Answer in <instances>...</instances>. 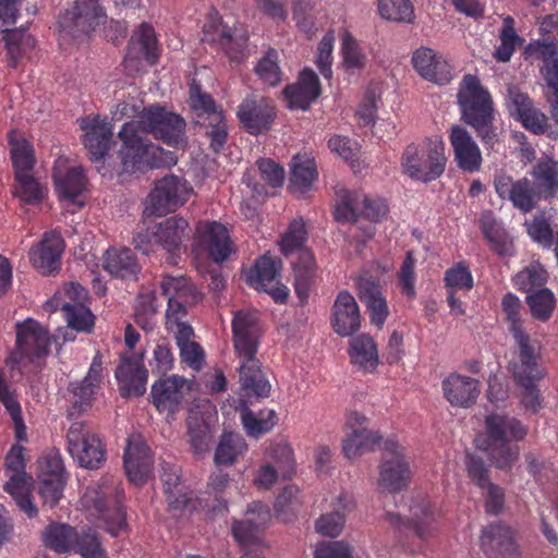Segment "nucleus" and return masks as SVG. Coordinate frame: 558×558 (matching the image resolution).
<instances>
[{
	"label": "nucleus",
	"mask_w": 558,
	"mask_h": 558,
	"mask_svg": "<svg viewBox=\"0 0 558 558\" xmlns=\"http://www.w3.org/2000/svg\"><path fill=\"white\" fill-rule=\"evenodd\" d=\"M457 98L462 121L474 130L486 150H496L501 132L496 124L498 113L490 93L477 76L465 74Z\"/></svg>",
	"instance_id": "1"
},
{
	"label": "nucleus",
	"mask_w": 558,
	"mask_h": 558,
	"mask_svg": "<svg viewBox=\"0 0 558 558\" xmlns=\"http://www.w3.org/2000/svg\"><path fill=\"white\" fill-rule=\"evenodd\" d=\"M121 102L117 106V112L121 117L138 118L134 121L141 124L144 134H153L168 144L179 145L184 140L185 121L173 112H168L161 107H143V101L137 98V88L132 83L124 84L114 92Z\"/></svg>",
	"instance_id": "2"
},
{
	"label": "nucleus",
	"mask_w": 558,
	"mask_h": 558,
	"mask_svg": "<svg viewBox=\"0 0 558 558\" xmlns=\"http://www.w3.org/2000/svg\"><path fill=\"white\" fill-rule=\"evenodd\" d=\"M527 432V426L519 418L504 413H490L485 416L478 448L497 469H510L520 453L518 442L526 437Z\"/></svg>",
	"instance_id": "3"
},
{
	"label": "nucleus",
	"mask_w": 558,
	"mask_h": 558,
	"mask_svg": "<svg viewBox=\"0 0 558 558\" xmlns=\"http://www.w3.org/2000/svg\"><path fill=\"white\" fill-rule=\"evenodd\" d=\"M447 158L442 142L425 138L422 143L409 144L400 159L402 172L409 178L429 183L442 175Z\"/></svg>",
	"instance_id": "4"
},
{
	"label": "nucleus",
	"mask_w": 558,
	"mask_h": 558,
	"mask_svg": "<svg viewBox=\"0 0 558 558\" xmlns=\"http://www.w3.org/2000/svg\"><path fill=\"white\" fill-rule=\"evenodd\" d=\"M118 136L122 141L119 156L123 172L134 173L160 167L161 149L148 141L141 124L134 120L125 122Z\"/></svg>",
	"instance_id": "5"
},
{
	"label": "nucleus",
	"mask_w": 558,
	"mask_h": 558,
	"mask_svg": "<svg viewBox=\"0 0 558 558\" xmlns=\"http://www.w3.org/2000/svg\"><path fill=\"white\" fill-rule=\"evenodd\" d=\"M263 333L264 328L257 322L256 312L246 308V405L271 395L270 371L255 357Z\"/></svg>",
	"instance_id": "6"
},
{
	"label": "nucleus",
	"mask_w": 558,
	"mask_h": 558,
	"mask_svg": "<svg viewBox=\"0 0 558 558\" xmlns=\"http://www.w3.org/2000/svg\"><path fill=\"white\" fill-rule=\"evenodd\" d=\"M104 16V10L97 0H76L58 17L60 37L69 43L83 41L100 24Z\"/></svg>",
	"instance_id": "7"
},
{
	"label": "nucleus",
	"mask_w": 558,
	"mask_h": 558,
	"mask_svg": "<svg viewBox=\"0 0 558 558\" xmlns=\"http://www.w3.org/2000/svg\"><path fill=\"white\" fill-rule=\"evenodd\" d=\"M411 518L404 520L399 513L388 512L387 519L400 533L412 534L418 539L415 546L405 545L412 553L421 551L423 543L436 536L438 511L426 498H420L410 507Z\"/></svg>",
	"instance_id": "8"
},
{
	"label": "nucleus",
	"mask_w": 558,
	"mask_h": 558,
	"mask_svg": "<svg viewBox=\"0 0 558 558\" xmlns=\"http://www.w3.org/2000/svg\"><path fill=\"white\" fill-rule=\"evenodd\" d=\"M388 214V205L380 197H372L362 191L339 189L336 192L335 219L338 222H355L359 217L378 222Z\"/></svg>",
	"instance_id": "9"
},
{
	"label": "nucleus",
	"mask_w": 558,
	"mask_h": 558,
	"mask_svg": "<svg viewBox=\"0 0 558 558\" xmlns=\"http://www.w3.org/2000/svg\"><path fill=\"white\" fill-rule=\"evenodd\" d=\"M192 192V186L184 178L175 174L165 175L155 181L146 198L144 214L160 217L175 211L187 202Z\"/></svg>",
	"instance_id": "10"
},
{
	"label": "nucleus",
	"mask_w": 558,
	"mask_h": 558,
	"mask_svg": "<svg viewBox=\"0 0 558 558\" xmlns=\"http://www.w3.org/2000/svg\"><path fill=\"white\" fill-rule=\"evenodd\" d=\"M411 478L412 472L405 448L395 439H387L379 465L378 486L388 493H400L408 488Z\"/></svg>",
	"instance_id": "11"
},
{
	"label": "nucleus",
	"mask_w": 558,
	"mask_h": 558,
	"mask_svg": "<svg viewBox=\"0 0 558 558\" xmlns=\"http://www.w3.org/2000/svg\"><path fill=\"white\" fill-rule=\"evenodd\" d=\"M114 487L104 484L88 487L82 498L85 508L94 510L102 526L110 535L117 537L126 529V513L118 499H113Z\"/></svg>",
	"instance_id": "12"
},
{
	"label": "nucleus",
	"mask_w": 558,
	"mask_h": 558,
	"mask_svg": "<svg viewBox=\"0 0 558 558\" xmlns=\"http://www.w3.org/2000/svg\"><path fill=\"white\" fill-rule=\"evenodd\" d=\"M19 0H0V28L10 66H16L19 60L35 47L34 37L24 27L9 28L16 22Z\"/></svg>",
	"instance_id": "13"
},
{
	"label": "nucleus",
	"mask_w": 558,
	"mask_h": 558,
	"mask_svg": "<svg viewBox=\"0 0 558 558\" xmlns=\"http://www.w3.org/2000/svg\"><path fill=\"white\" fill-rule=\"evenodd\" d=\"M50 345L49 332L32 318L16 324V349L7 359V364H19L23 359L33 361L48 354Z\"/></svg>",
	"instance_id": "14"
},
{
	"label": "nucleus",
	"mask_w": 558,
	"mask_h": 558,
	"mask_svg": "<svg viewBox=\"0 0 558 558\" xmlns=\"http://www.w3.org/2000/svg\"><path fill=\"white\" fill-rule=\"evenodd\" d=\"M24 448L13 447L5 457V466L13 473L4 485V490L15 500L19 508L28 517L37 514V508L31 499L32 477L24 471Z\"/></svg>",
	"instance_id": "15"
},
{
	"label": "nucleus",
	"mask_w": 558,
	"mask_h": 558,
	"mask_svg": "<svg viewBox=\"0 0 558 558\" xmlns=\"http://www.w3.org/2000/svg\"><path fill=\"white\" fill-rule=\"evenodd\" d=\"M69 452L82 468L98 469L105 460V449L99 437L85 427L83 422H75L68 430Z\"/></svg>",
	"instance_id": "16"
},
{
	"label": "nucleus",
	"mask_w": 558,
	"mask_h": 558,
	"mask_svg": "<svg viewBox=\"0 0 558 558\" xmlns=\"http://www.w3.org/2000/svg\"><path fill=\"white\" fill-rule=\"evenodd\" d=\"M411 64L422 78L439 86L448 85L454 77L452 65L440 52L429 47L415 49Z\"/></svg>",
	"instance_id": "17"
},
{
	"label": "nucleus",
	"mask_w": 558,
	"mask_h": 558,
	"mask_svg": "<svg viewBox=\"0 0 558 558\" xmlns=\"http://www.w3.org/2000/svg\"><path fill=\"white\" fill-rule=\"evenodd\" d=\"M518 347L517 360L512 363V375L517 385L530 381H541L545 377V369L541 364L539 347L530 336L514 338Z\"/></svg>",
	"instance_id": "18"
},
{
	"label": "nucleus",
	"mask_w": 558,
	"mask_h": 558,
	"mask_svg": "<svg viewBox=\"0 0 558 558\" xmlns=\"http://www.w3.org/2000/svg\"><path fill=\"white\" fill-rule=\"evenodd\" d=\"M192 390V383L180 376L161 378L151 387V400L159 412L173 416Z\"/></svg>",
	"instance_id": "19"
},
{
	"label": "nucleus",
	"mask_w": 558,
	"mask_h": 558,
	"mask_svg": "<svg viewBox=\"0 0 558 558\" xmlns=\"http://www.w3.org/2000/svg\"><path fill=\"white\" fill-rule=\"evenodd\" d=\"M157 38L154 28L143 23L129 40L128 51L123 60L124 71L133 75L141 70V60L145 59L150 64L157 60Z\"/></svg>",
	"instance_id": "20"
},
{
	"label": "nucleus",
	"mask_w": 558,
	"mask_h": 558,
	"mask_svg": "<svg viewBox=\"0 0 558 558\" xmlns=\"http://www.w3.org/2000/svg\"><path fill=\"white\" fill-rule=\"evenodd\" d=\"M525 53L537 60L538 71L546 86L558 95V39L548 37L531 41Z\"/></svg>",
	"instance_id": "21"
},
{
	"label": "nucleus",
	"mask_w": 558,
	"mask_h": 558,
	"mask_svg": "<svg viewBox=\"0 0 558 558\" xmlns=\"http://www.w3.org/2000/svg\"><path fill=\"white\" fill-rule=\"evenodd\" d=\"M365 423L366 417L357 412H352L348 416L347 425L352 432L343 440L342 451L350 460L375 450L380 444L381 435L364 427Z\"/></svg>",
	"instance_id": "22"
},
{
	"label": "nucleus",
	"mask_w": 558,
	"mask_h": 558,
	"mask_svg": "<svg viewBox=\"0 0 558 558\" xmlns=\"http://www.w3.org/2000/svg\"><path fill=\"white\" fill-rule=\"evenodd\" d=\"M449 142L454 161L462 171L474 173L481 169L483 162L481 149L466 129L461 125L451 126Z\"/></svg>",
	"instance_id": "23"
},
{
	"label": "nucleus",
	"mask_w": 558,
	"mask_h": 558,
	"mask_svg": "<svg viewBox=\"0 0 558 558\" xmlns=\"http://www.w3.org/2000/svg\"><path fill=\"white\" fill-rule=\"evenodd\" d=\"M242 35L236 29L221 25L217 14L210 15L203 27V43L218 44L232 63L240 64L242 54Z\"/></svg>",
	"instance_id": "24"
},
{
	"label": "nucleus",
	"mask_w": 558,
	"mask_h": 558,
	"mask_svg": "<svg viewBox=\"0 0 558 558\" xmlns=\"http://www.w3.org/2000/svg\"><path fill=\"white\" fill-rule=\"evenodd\" d=\"M481 547L488 558H511L518 550L513 531L501 522L483 529Z\"/></svg>",
	"instance_id": "25"
},
{
	"label": "nucleus",
	"mask_w": 558,
	"mask_h": 558,
	"mask_svg": "<svg viewBox=\"0 0 558 558\" xmlns=\"http://www.w3.org/2000/svg\"><path fill=\"white\" fill-rule=\"evenodd\" d=\"M330 324L336 333L350 337L361 328L360 307L354 296L348 291H341L332 305Z\"/></svg>",
	"instance_id": "26"
},
{
	"label": "nucleus",
	"mask_w": 558,
	"mask_h": 558,
	"mask_svg": "<svg viewBox=\"0 0 558 558\" xmlns=\"http://www.w3.org/2000/svg\"><path fill=\"white\" fill-rule=\"evenodd\" d=\"M196 231L199 245L215 263H222L232 253V242L228 230L220 222H199Z\"/></svg>",
	"instance_id": "27"
},
{
	"label": "nucleus",
	"mask_w": 558,
	"mask_h": 558,
	"mask_svg": "<svg viewBox=\"0 0 558 558\" xmlns=\"http://www.w3.org/2000/svg\"><path fill=\"white\" fill-rule=\"evenodd\" d=\"M80 126L85 132L84 145L88 149L92 160H101L110 148L113 135L111 126L99 116H87L80 119Z\"/></svg>",
	"instance_id": "28"
},
{
	"label": "nucleus",
	"mask_w": 558,
	"mask_h": 558,
	"mask_svg": "<svg viewBox=\"0 0 558 558\" xmlns=\"http://www.w3.org/2000/svg\"><path fill=\"white\" fill-rule=\"evenodd\" d=\"M322 93L320 82L312 69H304L294 84L287 85L283 89L284 98L291 109L307 110Z\"/></svg>",
	"instance_id": "29"
},
{
	"label": "nucleus",
	"mask_w": 558,
	"mask_h": 558,
	"mask_svg": "<svg viewBox=\"0 0 558 558\" xmlns=\"http://www.w3.org/2000/svg\"><path fill=\"white\" fill-rule=\"evenodd\" d=\"M153 459L149 448L140 437L129 438L124 453V469L130 480L135 485H143L151 473Z\"/></svg>",
	"instance_id": "30"
},
{
	"label": "nucleus",
	"mask_w": 558,
	"mask_h": 558,
	"mask_svg": "<svg viewBox=\"0 0 558 558\" xmlns=\"http://www.w3.org/2000/svg\"><path fill=\"white\" fill-rule=\"evenodd\" d=\"M445 399L457 408L472 407L481 392L480 381L475 378L457 373L450 374L441 383Z\"/></svg>",
	"instance_id": "31"
},
{
	"label": "nucleus",
	"mask_w": 558,
	"mask_h": 558,
	"mask_svg": "<svg viewBox=\"0 0 558 558\" xmlns=\"http://www.w3.org/2000/svg\"><path fill=\"white\" fill-rule=\"evenodd\" d=\"M270 519L271 513L267 505L254 501L246 507V558H264L259 549L263 530Z\"/></svg>",
	"instance_id": "32"
},
{
	"label": "nucleus",
	"mask_w": 558,
	"mask_h": 558,
	"mask_svg": "<svg viewBox=\"0 0 558 558\" xmlns=\"http://www.w3.org/2000/svg\"><path fill=\"white\" fill-rule=\"evenodd\" d=\"M144 352L137 359L122 357L121 364L116 369V377L120 383L121 396L141 397L146 391L147 371L142 366Z\"/></svg>",
	"instance_id": "33"
},
{
	"label": "nucleus",
	"mask_w": 558,
	"mask_h": 558,
	"mask_svg": "<svg viewBox=\"0 0 558 558\" xmlns=\"http://www.w3.org/2000/svg\"><path fill=\"white\" fill-rule=\"evenodd\" d=\"M52 178L59 198L80 207L84 205V202L78 201L86 187V178L81 168L58 163L53 168Z\"/></svg>",
	"instance_id": "34"
},
{
	"label": "nucleus",
	"mask_w": 558,
	"mask_h": 558,
	"mask_svg": "<svg viewBox=\"0 0 558 558\" xmlns=\"http://www.w3.org/2000/svg\"><path fill=\"white\" fill-rule=\"evenodd\" d=\"M357 294L366 306L371 323L383 328L389 316V307L380 284L371 278H361L357 281Z\"/></svg>",
	"instance_id": "35"
},
{
	"label": "nucleus",
	"mask_w": 558,
	"mask_h": 558,
	"mask_svg": "<svg viewBox=\"0 0 558 558\" xmlns=\"http://www.w3.org/2000/svg\"><path fill=\"white\" fill-rule=\"evenodd\" d=\"M189 223L182 217H170L160 222L156 230L151 232L154 244L160 245L168 252V262L172 265L177 264L175 252L180 250L182 238Z\"/></svg>",
	"instance_id": "36"
},
{
	"label": "nucleus",
	"mask_w": 558,
	"mask_h": 558,
	"mask_svg": "<svg viewBox=\"0 0 558 558\" xmlns=\"http://www.w3.org/2000/svg\"><path fill=\"white\" fill-rule=\"evenodd\" d=\"M480 229L487 241L489 248L498 256L514 255L513 241L504 223L498 220L492 210L482 213L478 220Z\"/></svg>",
	"instance_id": "37"
},
{
	"label": "nucleus",
	"mask_w": 558,
	"mask_h": 558,
	"mask_svg": "<svg viewBox=\"0 0 558 558\" xmlns=\"http://www.w3.org/2000/svg\"><path fill=\"white\" fill-rule=\"evenodd\" d=\"M63 251L61 235L51 231L44 235L38 245L31 251V262L40 272L47 275L56 270Z\"/></svg>",
	"instance_id": "38"
},
{
	"label": "nucleus",
	"mask_w": 558,
	"mask_h": 558,
	"mask_svg": "<svg viewBox=\"0 0 558 558\" xmlns=\"http://www.w3.org/2000/svg\"><path fill=\"white\" fill-rule=\"evenodd\" d=\"M276 118V106L270 98L246 100V133L255 136L268 133Z\"/></svg>",
	"instance_id": "39"
},
{
	"label": "nucleus",
	"mask_w": 558,
	"mask_h": 558,
	"mask_svg": "<svg viewBox=\"0 0 558 558\" xmlns=\"http://www.w3.org/2000/svg\"><path fill=\"white\" fill-rule=\"evenodd\" d=\"M530 175L532 185L543 199H549L558 194V161L553 157H544L533 165Z\"/></svg>",
	"instance_id": "40"
},
{
	"label": "nucleus",
	"mask_w": 558,
	"mask_h": 558,
	"mask_svg": "<svg viewBox=\"0 0 558 558\" xmlns=\"http://www.w3.org/2000/svg\"><path fill=\"white\" fill-rule=\"evenodd\" d=\"M102 362L98 353L89 367L86 377L77 384H71L70 390L73 393L72 409L77 412H84L90 407L95 389L101 380Z\"/></svg>",
	"instance_id": "41"
},
{
	"label": "nucleus",
	"mask_w": 558,
	"mask_h": 558,
	"mask_svg": "<svg viewBox=\"0 0 558 558\" xmlns=\"http://www.w3.org/2000/svg\"><path fill=\"white\" fill-rule=\"evenodd\" d=\"M348 355L350 362L365 373L375 372L379 364L377 344L367 333H361L350 340Z\"/></svg>",
	"instance_id": "42"
},
{
	"label": "nucleus",
	"mask_w": 558,
	"mask_h": 558,
	"mask_svg": "<svg viewBox=\"0 0 558 558\" xmlns=\"http://www.w3.org/2000/svg\"><path fill=\"white\" fill-rule=\"evenodd\" d=\"M104 268L113 277L136 279L140 265L130 248H110L106 252Z\"/></svg>",
	"instance_id": "43"
},
{
	"label": "nucleus",
	"mask_w": 558,
	"mask_h": 558,
	"mask_svg": "<svg viewBox=\"0 0 558 558\" xmlns=\"http://www.w3.org/2000/svg\"><path fill=\"white\" fill-rule=\"evenodd\" d=\"M43 542L47 548L57 554H68L77 542V531L66 523L51 522L41 532Z\"/></svg>",
	"instance_id": "44"
},
{
	"label": "nucleus",
	"mask_w": 558,
	"mask_h": 558,
	"mask_svg": "<svg viewBox=\"0 0 558 558\" xmlns=\"http://www.w3.org/2000/svg\"><path fill=\"white\" fill-rule=\"evenodd\" d=\"M197 409L198 405L189 409L186 426L191 448L196 456L201 457L209 451L211 432L209 424Z\"/></svg>",
	"instance_id": "45"
},
{
	"label": "nucleus",
	"mask_w": 558,
	"mask_h": 558,
	"mask_svg": "<svg viewBox=\"0 0 558 558\" xmlns=\"http://www.w3.org/2000/svg\"><path fill=\"white\" fill-rule=\"evenodd\" d=\"M293 272L294 290L303 303L308 298L315 278V256L311 251H303L299 254L298 260L293 263Z\"/></svg>",
	"instance_id": "46"
},
{
	"label": "nucleus",
	"mask_w": 558,
	"mask_h": 558,
	"mask_svg": "<svg viewBox=\"0 0 558 558\" xmlns=\"http://www.w3.org/2000/svg\"><path fill=\"white\" fill-rule=\"evenodd\" d=\"M318 172L314 158L296 155L292 159L290 189L293 192L304 193L317 180Z\"/></svg>",
	"instance_id": "47"
},
{
	"label": "nucleus",
	"mask_w": 558,
	"mask_h": 558,
	"mask_svg": "<svg viewBox=\"0 0 558 558\" xmlns=\"http://www.w3.org/2000/svg\"><path fill=\"white\" fill-rule=\"evenodd\" d=\"M161 293L177 302L184 301L189 303H198L203 295L184 276H165L160 282Z\"/></svg>",
	"instance_id": "48"
},
{
	"label": "nucleus",
	"mask_w": 558,
	"mask_h": 558,
	"mask_svg": "<svg viewBox=\"0 0 558 558\" xmlns=\"http://www.w3.org/2000/svg\"><path fill=\"white\" fill-rule=\"evenodd\" d=\"M9 144L14 174L31 173L36 162L32 145L25 138L17 137L15 130L9 133Z\"/></svg>",
	"instance_id": "49"
},
{
	"label": "nucleus",
	"mask_w": 558,
	"mask_h": 558,
	"mask_svg": "<svg viewBox=\"0 0 558 558\" xmlns=\"http://www.w3.org/2000/svg\"><path fill=\"white\" fill-rule=\"evenodd\" d=\"M248 407L246 405V436L259 439L277 426L279 417L274 409L254 411Z\"/></svg>",
	"instance_id": "50"
},
{
	"label": "nucleus",
	"mask_w": 558,
	"mask_h": 558,
	"mask_svg": "<svg viewBox=\"0 0 558 558\" xmlns=\"http://www.w3.org/2000/svg\"><path fill=\"white\" fill-rule=\"evenodd\" d=\"M525 302L530 308L531 316L538 322H548L557 305L555 294L548 288L536 289L527 293Z\"/></svg>",
	"instance_id": "51"
},
{
	"label": "nucleus",
	"mask_w": 558,
	"mask_h": 558,
	"mask_svg": "<svg viewBox=\"0 0 558 558\" xmlns=\"http://www.w3.org/2000/svg\"><path fill=\"white\" fill-rule=\"evenodd\" d=\"M308 232L303 218L292 220L279 240L281 253L288 256L295 252L300 254L303 251H308L304 248Z\"/></svg>",
	"instance_id": "52"
},
{
	"label": "nucleus",
	"mask_w": 558,
	"mask_h": 558,
	"mask_svg": "<svg viewBox=\"0 0 558 558\" xmlns=\"http://www.w3.org/2000/svg\"><path fill=\"white\" fill-rule=\"evenodd\" d=\"M265 457L274 461L283 474H291L294 472V452L287 439H271L265 449Z\"/></svg>",
	"instance_id": "53"
},
{
	"label": "nucleus",
	"mask_w": 558,
	"mask_h": 558,
	"mask_svg": "<svg viewBox=\"0 0 558 558\" xmlns=\"http://www.w3.org/2000/svg\"><path fill=\"white\" fill-rule=\"evenodd\" d=\"M342 65L347 71H360L365 68L367 57L353 35L344 31L341 36Z\"/></svg>",
	"instance_id": "54"
},
{
	"label": "nucleus",
	"mask_w": 558,
	"mask_h": 558,
	"mask_svg": "<svg viewBox=\"0 0 558 558\" xmlns=\"http://www.w3.org/2000/svg\"><path fill=\"white\" fill-rule=\"evenodd\" d=\"M522 304L520 299L512 292L506 293L501 299V311L505 315V320L508 324V330L514 338L529 336L523 327L521 319Z\"/></svg>",
	"instance_id": "55"
},
{
	"label": "nucleus",
	"mask_w": 558,
	"mask_h": 558,
	"mask_svg": "<svg viewBox=\"0 0 558 558\" xmlns=\"http://www.w3.org/2000/svg\"><path fill=\"white\" fill-rule=\"evenodd\" d=\"M379 15L388 21L413 23L414 7L410 0H378Z\"/></svg>",
	"instance_id": "56"
},
{
	"label": "nucleus",
	"mask_w": 558,
	"mask_h": 558,
	"mask_svg": "<svg viewBox=\"0 0 558 558\" xmlns=\"http://www.w3.org/2000/svg\"><path fill=\"white\" fill-rule=\"evenodd\" d=\"M542 196L536 192L527 178L515 181L510 202L513 207L526 214L535 208Z\"/></svg>",
	"instance_id": "57"
},
{
	"label": "nucleus",
	"mask_w": 558,
	"mask_h": 558,
	"mask_svg": "<svg viewBox=\"0 0 558 558\" xmlns=\"http://www.w3.org/2000/svg\"><path fill=\"white\" fill-rule=\"evenodd\" d=\"M62 311L65 314L68 326L76 331L89 332L95 324L93 313L82 302L64 303Z\"/></svg>",
	"instance_id": "58"
},
{
	"label": "nucleus",
	"mask_w": 558,
	"mask_h": 558,
	"mask_svg": "<svg viewBox=\"0 0 558 558\" xmlns=\"http://www.w3.org/2000/svg\"><path fill=\"white\" fill-rule=\"evenodd\" d=\"M444 284L446 291H470L474 287L473 275L466 262L456 263L444 274Z\"/></svg>",
	"instance_id": "59"
},
{
	"label": "nucleus",
	"mask_w": 558,
	"mask_h": 558,
	"mask_svg": "<svg viewBox=\"0 0 558 558\" xmlns=\"http://www.w3.org/2000/svg\"><path fill=\"white\" fill-rule=\"evenodd\" d=\"M190 100L192 109L197 112V117L204 118V121L197 120L195 123L205 125L206 120L211 119L214 113H222V111L217 110L211 96L203 93L201 86L195 81L190 85Z\"/></svg>",
	"instance_id": "60"
},
{
	"label": "nucleus",
	"mask_w": 558,
	"mask_h": 558,
	"mask_svg": "<svg viewBox=\"0 0 558 558\" xmlns=\"http://www.w3.org/2000/svg\"><path fill=\"white\" fill-rule=\"evenodd\" d=\"M500 45L496 48L494 57L499 62H508L517 45L521 41L514 29V21L511 16L504 20V25L500 32Z\"/></svg>",
	"instance_id": "61"
},
{
	"label": "nucleus",
	"mask_w": 558,
	"mask_h": 558,
	"mask_svg": "<svg viewBox=\"0 0 558 558\" xmlns=\"http://www.w3.org/2000/svg\"><path fill=\"white\" fill-rule=\"evenodd\" d=\"M72 551L82 558H107L98 534L90 529L77 532V542Z\"/></svg>",
	"instance_id": "62"
},
{
	"label": "nucleus",
	"mask_w": 558,
	"mask_h": 558,
	"mask_svg": "<svg viewBox=\"0 0 558 558\" xmlns=\"http://www.w3.org/2000/svg\"><path fill=\"white\" fill-rule=\"evenodd\" d=\"M17 187L14 195L27 204H37L43 201L45 189L31 173L15 175Z\"/></svg>",
	"instance_id": "63"
},
{
	"label": "nucleus",
	"mask_w": 558,
	"mask_h": 558,
	"mask_svg": "<svg viewBox=\"0 0 558 558\" xmlns=\"http://www.w3.org/2000/svg\"><path fill=\"white\" fill-rule=\"evenodd\" d=\"M239 440V435L232 432L222 434L214 456V462L217 466L232 465L235 462L240 454V450L238 449Z\"/></svg>",
	"instance_id": "64"
}]
</instances>
